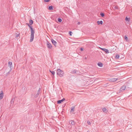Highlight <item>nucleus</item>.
<instances>
[{
  "label": "nucleus",
  "mask_w": 132,
  "mask_h": 132,
  "mask_svg": "<svg viewBox=\"0 0 132 132\" xmlns=\"http://www.w3.org/2000/svg\"><path fill=\"white\" fill-rule=\"evenodd\" d=\"M26 24L29 27L30 29L31 34L30 42H31L33 41L34 38V34L35 33L34 29H33L32 26H30L29 23H27Z\"/></svg>",
  "instance_id": "1"
},
{
  "label": "nucleus",
  "mask_w": 132,
  "mask_h": 132,
  "mask_svg": "<svg viewBox=\"0 0 132 132\" xmlns=\"http://www.w3.org/2000/svg\"><path fill=\"white\" fill-rule=\"evenodd\" d=\"M57 75L61 77H63L64 75L63 71L60 69H57Z\"/></svg>",
  "instance_id": "2"
},
{
  "label": "nucleus",
  "mask_w": 132,
  "mask_h": 132,
  "mask_svg": "<svg viewBox=\"0 0 132 132\" xmlns=\"http://www.w3.org/2000/svg\"><path fill=\"white\" fill-rule=\"evenodd\" d=\"M8 66L10 68V71L7 73H6V75L7 76L10 74V72L11 70V67H12V63L11 62H8Z\"/></svg>",
  "instance_id": "3"
},
{
  "label": "nucleus",
  "mask_w": 132,
  "mask_h": 132,
  "mask_svg": "<svg viewBox=\"0 0 132 132\" xmlns=\"http://www.w3.org/2000/svg\"><path fill=\"white\" fill-rule=\"evenodd\" d=\"M47 48L49 49H51L52 47V46L51 44L48 41H47Z\"/></svg>",
  "instance_id": "4"
},
{
  "label": "nucleus",
  "mask_w": 132,
  "mask_h": 132,
  "mask_svg": "<svg viewBox=\"0 0 132 132\" xmlns=\"http://www.w3.org/2000/svg\"><path fill=\"white\" fill-rule=\"evenodd\" d=\"M40 90H41V89L40 88H39V90H38L37 91V94H36V95H35L36 97H37L38 96L39 94V93H40Z\"/></svg>",
  "instance_id": "5"
},
{
  "label": "nucleus",
  "mask_w": 132,
  "mask_h": 132,
  "mask_svg": "<svg viewBox=\"0 0 132 132\" xmlns=\"http://www.w3.org/2000/svg\"><path fill=\"white\" fill-rule=\"evenodd\" d=\"M51 41L52 42V43L53 44V45H54L55 47H56V43H57L53 39H52L51 40Z\"/></svg>",
  "instance_id": "6"
},
{
  "label": "nucleus",
  "mask_w": 132,
  "mask_h": 132,
  "mask_svg": "<svg viewBox=\"0 0 132 132\" xmlns=\"http://www.w3.org/2000/svg\"><path fill=\"white\" fill-rule=\"evenodd\" d=\"M69 124L72 125H74L75 124V122L72 120L70 121L69 122Z\"/></svg>",
  "instance_id": "7"
},
{
  "label": "nucleus",
  "mask_w": 132,
  "mask_h": 132,
  "mask_svg": "<svg viewBox=\"0 0 132 132\" xmlns=\"http://www.w3.org/2000/svg\"><path fill=\"white\" fill-rule=\"evenodd\" d=\"M3 91H2L1 93L0 94V99H2L3 97Z\"/></svg>",
  "instance_id": "8"
},
{
  "label": "nucleus",
  "mask_w": 132,
  "mask_h": 132,
  "mask_svg": "<svg viewBox=\"0 0 132 132\" xmlns=\"http://www.w3.org/2000/svg\"><path fill=\"white\" fill-rule=\"evenodd\" d=\"M14 99L15 98L14 97H12L10 102L11 104H13L14 101Z\"/></svg>",
  "instance_id": "9"
},
{
  "label": "nucleus",
  "mask_w": 132,
  "mask_h": 132,
  "mask_svg": "<svg viewBox=\"0 0 132 132\" xmlns=\"http://www.w3.org/2000/svg\"><path fill=\"white\" fill-rule=\"evenodd\" d=\"M65 100V99L64 98H63L62 100H59L57 101V103L58 104H60L63 101H64Z\"/></svg>",
  "instance_id": "10"
},
{
  "label": "nucleus",
  "mask_w": 132,
  "mask_h": 132,
  "mask_svg": "<svg viewBox=\"0 0 132 132\" xmlns=\"http://www.w3.org/2000/svg\"><path fill=\"white\" fill-rule=\"evenodd\" d=\"M118 79L116 78H112L110 79V81L112 82H114L116 81Z\"/></svg>",
  "instance_id": "11"
},
{
  "label": "nucleus",
  "mask_w": 132,
  "mask_h": 132,
  "mask_svg": "<svg viewBox=\"0 0 132 132\" xmlns=\"http://www.w3.org/2000/svg\"><path fill=\"white\" fill-rule=\"evenodd\" d=\"M126 88V86H124L121 88L120 90L121 91H123Z\"/></svg>",
  "instance_id": "12"
},
{
  "label": "nucleus",
  "mask_w": 132,
  "mask_h": 132,
  "mask_svg": "<svg viewBox=\"0 0 132 132\" xmlns=\"http://www.w3.org/2000/svg\"><path fill=\"white\" fill-rule=\"evenodd\" d=\"M29 24L30 25H31L33 23V21L31 19H30V20H29Z\"/></svg>",
  "instance_id": "13"
},
{
  "label": "nucleus",
  "mask_w": 132,
  "mask_h": 132,
  "mask_svg": "<svg viewBox=\"0 0 132 132\" xmlns=\"http://www.w3.org/2000/svg\"><path fill=\"white\" fill-rule=\"evenodd\" d=\"M120 57V55L118 54H116L115 57V58L116 59H119Z\"/></svg>",
  "instance_id": "14"
},
{
  "label": "nucleus",
  "mask_w": 132,
  "mask_h": 132,
  "mask_svg": "<svg viewBox=\"0 0 132 132\" xmlns=\"http://www.w3.org/2000/svg\"><path fill=\"white\" fill-rule=\"evenodd\" d=\"M75 108L74 106H73V107H72L71 108V110L70 111H71V112L73 111L74 112V111Z\"/></svg>",
  "instance_id": "15"
},
{
  "label": "nucleus",
  "mask_w": 132,
  "mask_h": 132,
  "mask_svg": "<svg viewBox=\"0 0 132 132\" xmlns=\"http://www.w3.org/2000/svg\"><path fill=\"white\" fill-rule=\"evenodd\" d=\"M125 20L126 21H129L130 20V18L127 17L126 18Z\"/></svg>",
  "instance_id": "16"
},
{
  "label": "nucleus",
  "mask_w": 132,
  "mask_h": 132,
  "mask_svg": "<svg viewBox=\"0 0 132 132\" xmlns=\"http://www.w3.org/2000/svg\"><path fill=\"white\" fill-rule=\"evenodd\" d=\"M104 51L106 53H109V50L106 49H105V51Z\"/></svg>",
  "instance_id": "17"
},
{
  "label": "nucleus",
  "mask_w": 132,
  "mask_h": 132,
  "mask_svg": "<svg viewBox=\"0 0 132 132\" xmlns=\"http://www.w3.org/2000/svg\"><path fill=\"white\" fill-rule=\"evenodd\" d=\"M48 9L50 10H53V6H50L49 7Z\"/></svg>",
  "instance_id": "18"
},
{
  "label": "nucleus",
  "mask_w": 132,
  "mask_h": 132,
  "mask_svg": "<svg viewBox=\"0 0 132 132\" xmlns=\"http://www.w3.org/2000/svg\"><path fill=\"white\" fill-rule=\"evenodd\" d=\"M49 71L52 74V75H53L54 76V75L55 74V72L54 71H52L50 70H49Z\"/></svg>",
  "instance_id": "19"
},
{
  "label": "nucleus",
  "mask_w": 132,
  "mask_h": 132,
  "mask_svg": "<svg viewBox=\"0 0 132 132\" xmlns=\"http://www.w3.org/2000/svg\"><path fill=\"white\" fill-rule=\"evenodd\" d=\"M102 110L103 112H105L106 111V109L105 108H103L102 109Z\"/></svg>",
  "instance_id": "20"
},
{
  "label": "nucleus",
  "mask_w": 132,
  "mask_h": 132,
  "mask_svg": "<svg viewBox=\"0 0 132 132\" xmlns=\"http://www.w3.org/2000/svg\"><path fill=\"white\" fill-rule=\"evenodd\" d=\"M76 70H74L71 71V73H76Z\"/></svg>",
  "instance_id": "21"
},
{
  "label": "nucleus",
  "mask_w": 132,
  "mask_h": 132,
  "mask_svg": "<svg viewBox=\"0 0 132 132\" xmlns=\"http://www.w3.org/2000/svg\"><path fill=\"white\" fill-rule=\"evenodd\" d=\"M57 20L59 22H61L62 21V19L60 18H58L57 19Z\"/></svg>",
  "instance_id": "22"
},
{
  "label": "nucleus",
  "mask_w": 132,
  "mask_h": 132,
  "mask_svg": "<svg viewBox=\"0 0 132 132\" xmlns=\"http://www.w3.org/2000/svg\"><path fill=\"white\" fill-rule=\"evenodd\" d=\"M100 15L102 17L104 16V14L102 13H101L100 14Z\"/></svg>",
  "instance_id": "23"
},
{
  "label": "nucleus",
  "mask_w": 132,
  "mask_h": 132,
  "mask_svg": "<svg viewBox=\"0 0 132 132\" xmlns=\"http://www.w3.org/2000/svg\"><path fill=\"white\" fill-rule=\"evenodd\" d=\"M125 38L126 39V41H128V38L126 36H125Z\"/></svg>",
  "instance_id": "24"
},
{
  "label": "nucleus",
  "mask_w": 132,
  "mask_h": 132,
  "mask_svg": "<svg viewBox=\"0 0 132 132\" xmlns=\"http://www.w3.org/2000/svg\"><path fill=\"white\" fill-rule=\"evenodd\" d=\"M103 64L101 63H100V67H102L103 66Z\"/></svg>",
  "instance_id": "25"
},
{
  "label": "nucleus",
  "mask_w": 132,
  "mask_h": 132,
  "mask_svg": "<svg viewBox=\"0 0 132 132\" xmlns=\"http://www.w3.org/2000/svg\"><path fill=\"white\" fill-rule=\"evenodd\" d=\"M87 123L89 125H90L91 124V123L89 121H87Z\"/></svg>",
  "instance_id": "26"
},
{
  "label": "nucleus",
  "mask_w": 132,
  "mask_h": 132,
  "mask_svg": "<svg viewBox=\"0 0 132 132\" xmlns=\"http://www.w3.org/2000/svg\"><path fill=\"white\" fill-rule=\"evenodd\" d=\"M50 0H44V1L45 2H47L50 1Z\"/></svg>",
  "instance_id": "27"
},
{
  "label": "nucleus",
  "mask_w": 132,
  "mask_h": 132,
  "mask_svg": "<svg viewBox=\"0 0 132 132\" xmlns=\"http://www.w3.org/2000/svg\"><path fill=\"white\" fill-rule=\"evenodd\" d=\"M100 48L102 50H103V51H105V48H100Z\"/></svg>",
  "instance_id": "28"
},
{
  "label": "nucleus",
  "mask_w": 132,
  "mask_h": 132,
  "mask_svg": "<svg viewBox=\"0 0 132 132\" xmlns=\"http://www.w3.org/2000/svg\"><path fill=\"white\" fill-rule=\"evenodd\" d=\"M103 21H100V24H103Z\"/></svg>",
  "instance_id": "29"
},
{
  "label": "nucleus",
  "mask_w": 132,
  "mask_h": 132,
  "mask_svg": "<svg viewBox=\"0 0 132 132\" xmlns=\"http://www.w3.org/2000/svg\"><path fill=\"white\" fill-rule=\"evenodd\" d=\"M69 34L70 35H72V32L71 31H70L69 32Z\"/></svg>",
  "instance_id": "30"
},
{
  "label": "nucleus",
  "mask_w": 132,
  "mask_h": 132,
  "mask_svg": "<svg viewBox=\"0 0 132 132\" xmlns=\"http://www.w3.org/2000/svg\"><path fill=\"white\" fill-rule=\"evenodd\" d=\"M19 36H20V34L19 33V34H17L16 35V37H18Z\"/></svg>",
  "instance_id": "31"
},
{
  "label": "nucleus",
  "mask_w": 132,
  "mask_h": 132,
  "mask_svg": "<svg viewBox=\"0 0 132 132\" xmlns=\"http://www.w3.org/2000/svg\"><path fill=\"white\" fill-rule=\"evenodd\" d=\"M80 50L81 51H83V48H80Z\"/></svg>",
  "instance_id": "32"
},
{
  "label": "nucleus",
  "mask_w": 132,
  "mask_h": 132,
  "mask_svg": "<svg viewBox=\"0 0 132 132\" xmlns=\"http://www.w3.org/2000/svg\"><path fill=\"white\" fill-rule=\"evenodd\" d=\"M97 24L98 25H99V21H97Z\"/></svg>",
  "instance_id": "33"
},
{
  "label": "nucleus",
  "mask_w": 132,
  "mask_h": 132,
  "mask_svg": "<svg viewBox=\"0 0 132 132\" xmlns=\"http://www.w3.org/2000/svg\"><path fill=\"white\" fill-rule=\"evenodd\" d=\"M80 24V22H78V24Z\"/></svg>",
  "instance_id": "34"
},
{
  "label": "nucleus",
  "mask_w": 132,
  "mask_h": 132,
  "mask_svg": "<svg viewBox=\"0 0 132 132\" xmlns=\"http://www.w3.org/2000/svg\"><path fill=\"white\" fill-rule=\"evenodd\" d=\"M97 65L99 66V62H98V63H97Z\"/></svg>",
  "instance_id": "35"
},
{
  "label": "nucleus",
  "mask_w": 132,
  "mask_h": 132,
  "mask_svg": "<svg viewBox=\"0 0 132 132\" xmlns=\"http://www.w3.org/2000/svg\"><path fill=\"white\" fill-rule=\"evenodd\" d=\"M85 59H86L87 58V57H85Z\"/></svg>",
  "instance_id": "36"
}]
</instances>
